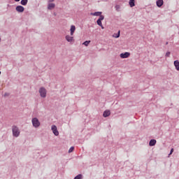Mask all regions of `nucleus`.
Returning a JSON list of instances; mask_svg holds the SVG:
<instances>
[{
	"mask_svg": "<svg viewBox=\"0 0 179 179\" xmlns=\"http://www.w3.org/2000/svg\"><path fill=\"white\" fill-rule=\"evenodd\" d=\"M74 150H75L74 147H71L69 150V153H72V152H73Z\"/></svg>",
	"mask_w": 179,
	"mask_h": 179,
	"instance_id": "nucleus-20",
	"label": "nucleus"
},
{
	"mask_svg": "<svg viewBox=\"0 0 179 179\" xmlns=\"http://www.w3.org/2000/svg\"><path fill=\"white\" fill-rule=\"evenodd\" d=\"M166 57H170V52H167L166 53Z\"/></svg>",
	"mask_w": 179,
	"mask_h": 179,
	"instance_id": "nucleus-24",
	"label": "nucleus"
},
{
	"mask_svg": "<svg viewBox=\"0 0 179 179\" xmlns=\"http://www.w3.org/2000/svg\"><path fill=\"white\" fill-rule=\"evenodd\" d=\"M156 140L155 139H151L149 142V145L150 146H155L156 145Z\"/></svg>",
	"mask_w": 179,
	"mask_h": 179,
	"instance_id": "nucleus-14",
	"label": "nucleus"
},
{
	"mask_svg": "<svg viewBox=\"0 0 179 179\" xmlns=\"http://www.w3.org/2000/svg\"><path fill=\"white\" fill-rule=\"evenodd\" d=\"M156 3L158 8H162V6H163V4L164 3V1L163 0H157Z\"/></svg>",
	"mask_w": 179,
	"mask_h": 179,
	"instance_id": "nucleus-7",
	"label": "nucleus"
},
{
	"mask_svg": "<svg viewBox=\"0 0 179 179\" xmlns=\"http://www.w3.org/2000/svg\"><path fill=\"white\" fill-rule=\"evenodd\" d=\"M7 96H9V93L6 92V93L4 94V97H7Z\"/></svg>",
	"mask_w": 179,
	"mask_h": 179,
	"instance_id": "nucleus-26",
	"label": "nucleus"
},
{
	"mask_svg": "<svg viewBox=\"0 0 179 179\" xmlns=\"http://www.w3.org/2000/svg\"><path fill=\"white\" fill-rule=\"evenodd\" d=\"M54 8H55V3H48V9H49V10H51L52 9H54Z\"/></svg>",
	"mask_w": 179,
	"mask_h": 179,
	"instance_id": "nucleus-10",
	"label": "nucleus"
},
{
	"mask_svg": "<svg viewBox=\"0 0 179 179\" xmlns=\"http://www.w3.org/2000/svg\"><path fill=\"white\" fill-rule=\"evenodd\" d=\"M111 114V113L110 112V110H105L103 113V116L105 118H107V117L110 116V115Z\"/></svg>",
	"mask_w": 179,
	"mask_h": 179,
	"instance_id": "nucleus-11",
	"label": "nucleus"
},
{
	"mask_svg": "<svg viewBox=\"0 0 179 179\" xmlns=\"http://www.w3.org/2000/svg\"><path fill=\"white\" fill-rule=\"evenodd\" d=\"M31 122L34 128H38L41 123H40V120L37 117H33L31 119Z\"/></svg>",
	"mask_w": 179,
	"mask_h": 179,
	"instance_id": "nucleus-2",
	"label": "nucleus"
},
{
	"mask_svg": "<svg viewBox=\"0 0 179 179\" xmlns=\"http://www.w3.org/2000/svg\"><path fill=\"white\" fill-rule=\"evenodd\" d=\"M115 8H116V10H118V9H120V6L116 5V6H115Z\"/></svg>",
	"mask_w": 179,
	"mask_h": 179,
	"instance_id": "nucleus-25",
	"label": "nucleus"
},
{
	"mask_svg": "<svg viewBox=\"0 0 179 179\" xmlns=\"http://www.w3.org/2000/svg\"><path fill=\"white\" fill-rule=\"evenodd\" d=\"M51 129L54 135H55V136H58V135H59V131H58V129H57V126L52 125Z\"/></svg>",
	"mask_w": 179,
	"mask_h": 179,
	"instance_id": "nucleus-4",
	"label": "nucleus"
},
{
	"mask_svg": "<svg viewBox=\"0 0 179 179\" xmlns=\"http://www.w3.org/2000/svg\"><path fill=\"white\" fill-rule=\"evenodd\" d=\"M0 75H1V71H0Z\"/></svg>",
	"mask_w": 179,
	"mask_h": 179,
	"instance_id": "nucleus-32",
	"label": "nucleus"
},
{
	"mask_svg": "<svg viewBox=\"0 0 179 179\" xmlns=\"http://www.w3.org/2000/svg\"><path fill=\"white\" fill-rule=\"evenodd\" d=\"M15 2H19L20 0H14Z\"/></svg>",
	"mask_w": 179,
	"mask_h": 179,
	"instance_id": "nucleus-28",
	"label": "nucleus"
},
{
	"mask_svg": "<svg viewBox=\"0 0 179 179\" xmlns=\"http://www.w3.org/2000/svg\"><path fill=\"white\" fill-rule=\"evenodd\" d=\"M15 10L19 13H23L24 12V7L22 6H17L15 8Z\"/></svg>",
	"mask_w": 179,
	"mask_h": 179,
	"instance_id": "nucleus-5",
	"label": "nucleus"
},
{
	"mask_svg": "<svg viewBox=\"0 0 179 179\" xmlns=\"http://www.w3.org/2000/svg\"><path fill=\"white\" fill-rule=\"evenodd\" d=\"M82 178H83V176H82V174H78L74 178V179H82Z\"/></svg>",
	"mask_w": 179,
	"mask_h": 179,
	"instance_id": "nucleus-19",
	"label": "nucleus"
},
{
	"mask_svg": "<svg viewBox=\"0 0 179 179\" xmlns=\"http://www.w3.org/2000/svg\"><path fill=\"white\" fill-rule=\"evenodd\" d=\"M39 94L41 97L43 99H45L47 97V90H45L43 87L39 89Z\"/></svg>",
	"mask_w": 179,
	"mask_h": 179,
	"instance_id": "nucleus-3",
	"label": "nucleus"
},
{
	"mask_svg": "<svg viewBox=\"0 0 179 179\" xmlns=\"http://www.w3.org/2000/svg\"><path fill=\"white\" fill-rule=\"evenodd\" d=\"M98 20H104V15H101V14L99 15V18L98 19Z\"/></svg>",
	"mask_w": 179,
	"mask_h": 179,
	"instance_id": "nucleus-21",
	"label": "nucleus"
},
{
	"mask_svg": "<svg viewBox=\"0 0 179 179\" xmlns=\"http://www.w3.org/2000/svg\"><path fill=\"white\" fill-rule=\"evenodd\" d=\"M66 41H68V43H72V41H73V37L69 35H66Z\"/></svg>",
	"mask_w": 179,
	"mask_h": 179,
	"instance_id": "nucleus-8",
	"label": "nucleus"
},
{
	"mask_svg": "<svg viewBox=\"0 0 179 179\" xmlns=\"http://www.w3.org/2000/svg\"><path fill=\"white\" fill-rule=\"evenodd\" d=\"M173 152H174V148H172L170 151V153H169V156L170 155H173Z\"/></svg>",
	"mask_w": 179,
	"mask_h": 179,
	"instance_id": "nucleus-23",
	"label": "nucleus"
},
{
	"mask_svg": "<svg viewBox=\"0 0 179 179\" xmlns=\"http://www.w3.org/2000/svg\"><path fill=\"white\" fill-rule=\"evenodd\" d=\"M49 2H54V0H49Z\"/></svg>",
	"mask_w": 179,
	"mask_h": 179,
	"instance_id": "nucleus-29",
	"label": "nucleus"
},
{
	"mask_svg": "<svg viewBox=\"0 0 179 179\" xmlns=\"http://www.w3.org/2000/svg\"><path fill=\"white\" fill-rule=\"evenodd\" d=\"M130 55H131V53L128 52H125L124 53L120 54V58H123V59L128 58Z\"/></svg>",
	"mask_w": 179,
	"mask_h": 179,
	"instance_id": "nucleus-6",
	"label": "nucleus"
},
{
	"mask_svg": "<svg viewBox=\"0 0 179 179\" xmlns=\"http://www.w3.org/2000/svg\"><path fill=\"white\" fill-rule=\"evenodd\" d=\"M0 41H1V38H0Z\"/></svg>",
	"mask_w": 179,
	"mask_h": 179,
	"instance_id": "nucleus-31",
	"label": "nucleus"
},
{
	"mask_svg": "<svg viewBox=\"0 0 179 179\" xmlns=\"http://www.w3.org/2000/svg\"><path fill=\"white\" fill-rule=\"evenodd\" d=\"M96 23H97L98 26H101V24H103L101 23V20H97Z\"/></svg>",
	"mask_w": 179,
	"mask_h": 179,
	"instance_id": "nucleus-22",
	"label": "nucleus"
},
{
	"mask_svg": "<svg viewBox=\"0 0 179 179\" xmlns=\"http://www.w3.org/2000/svg\"><path fill=\"white\" fill-rule=\"evenodd\" d=\"M174 66H175V68L176 69V71H179V61L178 60H176L174 61Z\"/></svg>",
	"mask_w": 179,
	"mask_h": 179,
	"instance_id": "nucleus-12",
	"label": "nucleus"
},
{
	"mask_svg": "<svg viewBox=\"0 0 179 179\" xmlns=\"http://www.w3.org/2000/svg\"><path fill=\"white\" fill-rule=\"evenodd\" d=\"M28 2H29V0H21L20 3L23 6H26V5H27Z\"/></svg>",
	"mask_w": 179,
	"mask_h": 179,
	"instance_id": "nucleus-16",
	"label": "nucleus"
},
{
	"mask_svg": "<svg viewBox=\"0 0 179 179\" xmlns=\"http://www.w3.org/2000/svg\"><path fill=\"white\" fill-rule=\"evenodd\" d=\"M121 31H118V32L117 34H114L113 37H115V38H118L120 37Z\"/></svg>",
	"mask_w": 179,
	"mask_h": 179,
	"instance_id": "nucleus-17",
	"label": "nucleus"
},
{
	"mask_svg": "<svg viewBox=\"0 0 179 179\" xmlns=\"http://www.w3.org/2000/svg\"><path fill=\"white\" fill-rule=\"evenodd\" d=\"M100 27H101V29H104V27H103V24H101V26H100Z\"/></svg>",
	"mask_w": 179,
	"mask_h": 179,
	"instance_id": "nucleus-27",
	"label": "nucleus"
},
{
	"mask_svg": "<svg viewBox=\"0 0 179 179\" xmlns=\"http://www.w3.org/2000/svg\"><path fill=\"white\" fill-rule=\"evenodd\" d=\"M166 45H167V44H169V42H166Z\"/></svg>",
	"mask_w": 179,
	"mask_h": 179,
	"instance_id": "nucleus-30",
	"label": "nucleus"
},
{
	"mask_svg": "<svg viewBox=\"0 0 179 179\" xmlns=\"http://www.w3.org/2000/svg\"><path fill=\"white\" fill-rule=\"evenodd\" d=\"M90 44V41H85L83 43V45H85V47H87Z\"/></svg>",
	"mask_w": 179,
	"mask_h": 179,
	"instance_id": "nucleus-18",
	"label": "nucleus"
},
{
	"mask_svg": "<svg viewBox=\"0 0 179 179\" xmlns=\"http://www.w3.org/2000/svg\"><path fill=\"white\" fill-rule=\"evenodd\" d=\"M101 12L100 11H97V12H95V13H90V15L91 16H100L101 15Z\"/></svg>",
	"mask_w": 179,
	"mask_h": 179,
	"instance_id": "nucleus-13",
	"label": "nucleus"
},
{
	"mask_svg": "<svg viewBox=\"0 0 179 179\" xmlns=\"http://www.w3.org/2000/svg\"><path fill=\"white\" fill-rule=\"evenodd\" d=\"M76 30V27H75V25H71V29H70L71 36H73V33H75Z\"/></svg>",
	"mask_w": 179,
	"mask_h": 179,
	"instance_id": "nucleus-9",
	"label": "nucleus"
},
{
	"mask_svg": "<svg viewBox=\"0 0 179 179\" xmlns=\"http://www.w3.org/2000/svg\"><path fill=\"white\" fill-rule=\"evenodd\" d=\"M129 5L130 8H134L135 6V0H129Z\"/></svg>",
	"mask_w": 179,
	"mask_h": 179,
	"instance_id": "nucleus-15",
	"label": "nucleus"
},
{
	"mask_svg": "<svg viewBox=\"0 0 179 179\" xmlns=\"http://www.w3.org/2000/svg\"><path fill=\"white\" fill-rule=\"evenodd\" d=\"M12 132H13V136L15 138H19L20 135V130L19 129V127L17 126L13 125L12 127Z\"/></svg>",
	"mask_w": 179,
	"mask_h": 179,
	"instance_id": "nucleus-1",
	"label": "nucleus"
}]
</instances>
